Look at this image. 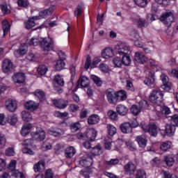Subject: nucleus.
<instances>
[{
	"instance_id": "c756f323",
	"label": "nucleus",
	"mask_w": 178,
	"mask_h": 178,
	"mask_svg": "<svg viewBox=\"0 0 178 178\" xmlns=\"http://www.w3.org/2000/svg\"><path fill=\"white\" fill-rule=\"evenodd\" d=\"M34 20H38V17H33L32 18L28 19V21L25 23L26 29L28 30L33 29V27L35 26V22H34Z\"/></svg>"
},
{
	"instance_id": "393cba45",
	"label": "nucleus",
	"mask_w": 178,
	"mask_h": 178,
	"mask_svg": "<svg viewBox=\"0 0 178 178\" xmlns=\"http://www.w3.org/2000/svg\"><path fill=\"white\" fill-rule=\"evenodd\" d=\"M33 170L35 172H44L45 170V161H40L38 163L33 165Z\"/></svg>"
},
{
	"instance_id": "79ce46f5",
	"label": "nucleus",
	"mask_w": 178,
	"mask_h": 178,
	"mask_svg": "<svg viewBox=\"0 0 178 178\" xmlns=\"http://www.w3.org/2000/svg\"><path fill=\"white\" fill-rule=\"evenodd\" d=\"M65 61L63 60H58L56 63V70L57 71L63 70V69H65Z\"/></svg>"
},
{
	"instance_id": "6ab92c4d",
	"label": "nucleus",
	"mask_w": 178,
	"mask_h": 178,
	"mask_svg": "<svg viewBox=\"0 0 178 178\" xmlns=\"http://www.w3.org/2000/svg\"><path fill=\"white\" fill-rule=\"evenodd\" d=\"M27 53V46L26 44H21L20 47L14 51V55L16 58H20Z\"/></svg>"
},
{
	"instance_id": "7ed1b4c3",
	"label": "nucleus",
	"mask_w": 178,
	"mask_h": 178,
	"mask_svg": "<svg viewBox=\"0 0 178 178\" xmlns=\"http://www.w3.org/2000/svg\"><path fill=\"white\" fill-rule=\"evenodd\" d=\"M159 19L161 22H164L168 27H170L172 23L175 22V15L172 12H165L160 16Z\"/></svg>"
},
{
	"instance_id": "f3484780",
	"label": "nucleus",
	"mask_w": 178,
	"mask_h": 178,
	"mask_svg": "<svg viewBox=\"0 0 178 178\" xmlns=\"http://www.w3.org/2000/svg\"><path fill=\"white\" fill-rule=\"evenodd\" d=\"M5 106L9 112H15L17 109V103L13 99H8L6 101Z\"/></svg>"
},
{
	"instance_id": "4c0bfd02",
	"label": "nucleus",
	"mask_w": 178,
	"mask_h": 178,
	"mask_svg": "<svg viewBox=\"0 0 178 178\" xmlns=\"http://www.w3.org/2000/svg\"><path fill=\"white\" fill-rule=\"evenodd\" d=\"M131 113H133L134 116H137L141 112V107H139L138 106L134 104L131 106Z\"/></svg>"
},
{
	"instance_id": "09e8293b",
	"label": "nucleus",
	"mask_w": 178,
	"mask_h": 178,
	"mask_svg": "<svg viewBox=\"0 0 178 178\" xmlns=\"http://www.w3.org/2000/svg\"><path fill=\"white\" fill-rule=\"evenodd\" d=\"M134 44L136 45V47H138V48H143V51L146 54H149V50L148 49V48H147L145 46H144V44H143V42H140V40L135 41Z\"/></svg>"
},
{
	"instance_id": "dca6fc26",
	"label": "nucleus",
	"mask_w": 178,
	"mask_h": 178,
	"mask_svg": "<svg viewBox=\"0 0 178 178\" xmlns=\"http://www.w3.org/2000/svg\"><path fill=\"white\" fill-rule=\"evenodd\" d=\"M136 141L138 143L140 148L144 149L145 147H147L148 139L145 135H140L136 136Z\"/></svg>"
},
{
	"instance_id": "4d7b16f0",
	"label": "nucleus",
	"mask_w": 178,
	"mask_h": 178,
	"mask_svg": "<svg viewBox=\"0 0 178 178\" xmlns=\"http://www.w3.org/2000/svg\"><path fill=\"white\" fill-rule=\"evenodd\" d=\"M54 116H56V118H60V119H65V118H67V116H69V113H60V111H56L54 113Z\"/></svg>"
},
{
	"instance_id": "bb28decb",
	"label": "nucleus",
	"mask_w": 178,
	"mask_h": 178,
	"mask_svg": "<svg viewBox=\"0 0 178 178\" xmlns=\"http://www.w3.org/2000/svg\"><path fill=\"white\" fill-rule=\"evenodd\" d=\"M33 127V125L31 124H24L21 130V134L22 136H27V134H30V131H31V128Z\"/></svg>"
},
{
	"instance_id": "f257e3e1",
	"label": "nucleus",
	"mask_w": 178,
	"mask_h": 178,
	"mask_svg": "<svg viewBox=\"0 0 178 178\" xmlns=\"http://www.w3.org/2000/svg\"><path fill=\"white\" fill-rule=\"evenodd\" d=\"M149 101L152 104L159 105L163 101V93L162 90L158 89L153 90L149 95Z\"/></svg>"
},
{
	"instance_id": "58836bf2",
	"label": "nucleus",
	"mask_w": 178,
	"mask_h": 178,
	"mask_svg": "<svg viewBox=\"0 0 178 178\" xmlns=\"http://www.w3.org/2000/svg\"><path fill=\"white\" fill-rule=\"evenodd\" d=\"M90 152L92 155H101L102 154V149L100 146L92 147L90 146Z\"/></svg>"
},
{
	"instance_id": "473e14b6",
	"label": "nucleus",
	"mask_w": 178,
	"mask_h": 178,
	"mask_svg": "<svg viewBox=\"0 0 178 178\" xmlns=\"http://www.w3.org/2000/svg\"><path fill=\"white\" fill-rule=\"evenodd\" d=\"M22 120L24 122H31V120H33V116H31V114L30 112H27L26 111H24L21 113Z\"/></svg>"
},
{
	"instance_id": "72a5a7b5",
	"label": "nucleus",
	"mask_w": 178,
	"mask_h": 178,
	"mask_svg": "<svg viewBox=\"0 0 178 178\" xmlns=\"http://www.w3.org/2000/svg\"><path fill=\"white\" fill-rule=\"evenodd\" d=\"M34 95L38 97L41 102H42V101H45V92L44 91L37 89L34 92Z\"/></svg>"
},
{
	"instance_id": "37998d69",
	"label": "nucleus",
	"mask_w": 178,
	"mask_h": 178,
	"mask_svg": "<svg viewBox=\"0 0 178 178\" xmlns=\"http://www.w3.org/2000/svg\"><path fill=\"white\" fill-rule=\"evenodd\" d=\"M104 147L106 149H111L112 148V138H109V136H106L104 138Z\"/></svg>"
},
{
	"instance_id": "b1692460",
	"label": "nucleus",
	"mask_w": 178,
	"mask_h": 178,
	"mask_svg": "<svg viewBox=\"0 0 178 178\" xmlns=\"http://www.w3.org/2000/svg\"><path fill=\"white\" fill-rule=\"evenodd\" d=\"M120 131L122 133H124V134H127L129 133H131V124L129 122H124L122 124L120 127Z\"/></svg>"
},
{
	"instance_id": "052dcab7",
	"label": "nucleus",
	"mask_w": 178,
	"mask_h": 178,
	"mask_svg": "<svg viewBox=\"0 0 178 178\" xmlns=\"http://www.w3.org/2000/svg\"><path fill=\"white\" fill-rule=\"evenodd\" d=\"M44 178H54V171L51 169H47L43 175Z\"/></svg>"
},
{
	"instance_id": "9d476101",
	"label": "nucleus",
	"mask_w": 178,
	"mask_h": 178,
	"mask_svg": "<svg viewBox=\"0 0 178 178\" xmlns=\"http://www.w3.org/2000/svg\"><path fill=\"white\" fill-rule=\"evenodd\" d=\"M144 83L149 88H155V78L153 72H149L148 73L147 76L144 80Z\"/></svg>"
},
{
	"instance_id": "a211bd4d",
	"label": "nucleus",
	"mask_w": 178,
	"mask_h": 178,
	"mask_svg": "<svg viewBox=\"0 0 178 178\" xmlns=\"http://www.w3.org/2000/svg\"><path fill=\"white\" fill-rule=\"evenodd\" d=\"M3 73H9L13 68V63L9 59H5L3 61Z\"/></svg>"
},
{
	"instance_id": "e433bc0d",
	"label": "nucleus",
	"mask_w": 178,
	"mask_h": 178,
	"mask_svg": "<svg viewBox=\"0 0 178 178\" xmlns=\"http://www.w3.org/2000/svg\"><path fill=\"white\" fill-rule=\"evenodd\" d=\"M106 129H107L108 134H109V136H112L116 134V127H115V126L111 124H107Z\"/></svg>"
},
{
	"instance_id": "13d9d810",
	"label": "nucleus",
	"mask_w": 178,
	"mask_h": 178,
	"mask_svg": "<svg viewBox=\"0 0 178 178\" xmlns=\"http://www.w3.org/2000/svg\"><path fill=\"white\" fill-rule=\"evenodd\" d=\"M99 68L101 70V72H103V73H108V72H109V70H111L109 69V66H108V65H106L104 63H102L99 64Z\"/></svg>"
},
{
	"instance_id": "20e7f679",
	"label": "nucleus",
	"mask_w": 178,
	"mask_h": 178,
	"mask_svg": "<svg viewBox=\"0 0 178 178\" xmlns=\"http://www.w3.org/2000/svg\"><path fill=\"white\" fill-rule=\"evenodd\" d=\"M114 51L118 55H127L130 51V47L126 43H120L115 45Z\"/></svg>"
},
{
	"instance_id": "cd10ccee",
	"label": "nucleus",
	"mask_w": 178,
	"mask_h": 178,
	"mask_svg": "<svg viewBox=\"0 0 178 178\" xmlns=\"http://www.w3.org/2000/svg\"><path fill=\"white\" fill-rule=\"evenodd\" d=\"M148 133L150 134V136L156 137V135L158 134V128H156V125L154 123H151L149 124Z\"/></svg>"
},
{
	"instance_id": "6e6552de",
	"label": "nucleus",
	"mask_w": 178,
	"mask_h": 178,
	"mask_svg": "<svg viewBox=\"0 0 178 178\" xmlns=\"http://www.w3.org/2000/svg\"><path fill=\"white\" fill-rule=\"evenodd\" d=\"M31 136L36 141H44L45 140V131L42 129H38L36 131L31 132Z\"/></svg>"
},
{
	"instance_id": "bf43d9fd",
	"label": "nucleus",
	"mask_w": 178,
	"mask_h": 178,
	"mask_svg": "<svg viewBox=\"0 0 178 178\" xmlns=\"http://www.w3.org/2000/svg\"><path fill=\"white\" fill-rule=\"evenodd\" d=\"M108 116L111 120H118V113L112 110L108 111Z\"/></svg>"
},
{
	"instance_id": "338daca9",
	"label": "nucleus",
	"mask_w": 178,
	"mask_h": 178,
	"mask_svg": "<svg viewBox=\"0 0 178 178\" xmlns=\"http://www.w3.org/2000/svg\"><path fill=\"white\" fill-rule=\"evenodd\" d=\"M161 173L163 175L165 178H178V177L175 174H170L169 171H161Z\"/></svg>"
},
{
	"instance_id": "0e129e2a",
	"label": "nucleus",
	"mask_w": 178,
	"mask_h": 178,
	"mask_svg": "<svg viewBox=\"0 0 178 178\" xmlns=\"http://www.w3.org/2000/svg\"><path fill=\"white\" fill-rule=\"evenodd\" d=\"M127 148L130 149V151H136V145H134V143L131 140H127L124 142Z\"/></svg>"
},
{
	"instance_id": "5701e85b",
	"label": "nucleus",
	"mask_w": 178,
	"mask_h": 178,
	"mask_svg": "<svg viewBox=\"0 0 178 178\" xmlns=\"http://www.w3.org/2000/svg\"><path fill=\"white\" fill-rule=\"evenodd\" d=\"M54 13V7H49V8L42 10L39 13V17L38 19H45L47 16H49L50 15H52Z\"/></svg>"
},
{
	"instance_id": "f8f14e48",
	"label": "nucleus",
	"mask_w": 178,
	"mask_h": 178,
	"mask_svg": "<svg viewBox=\"0 0 178 178\" xmlns=\"http://www.w3.org/2000/svg\"><path fill=\"white\" fill-rule=\"evenodd\" d=\"M48 134L54 137H60L65 134V131L60 128L51 127L47 130Z\"/></svg>"
},
{
	"instance_id": "2f4dec72",
	"label": "nucleus",
	"mask_w": 178,
	"mask_h": 178,
	"mask_svg": "<svg viewBox=\"0 0 178 178\" xmlns=\"http://www.w3.org/2000/svg\"><path fill=\"white\" fill-rule=\"evenodd\" d=\"M170 148H172V143L170 141L163 142L160 145V149H161V151H164L165 152L169 151Z\"/></svg>"
},
{
	"instance_id": "2eb2a0df",
	"label": "nucleus",
	"mask_w": 178,
	"mask_h": 178,
	"mask_svg": "<svg viewBox=\"0 0 178 178\" xmlns=\"http://www.w3.org/2000/svg\"><path fill=\"white\" fill-rule=\"evenodd\" d=\"M53 104L58 109H65L69 105V102L63 99H54Z\"/></svg>"
},
{
	"instance_id": "9b49d317",
	"label": "nucleus",
	"mask_w": 178,
	"mask_h": 178,
	"mask_svg": "<svg viewBox=\"0 0 178 178\" xmlns=\"http://www.w3.org/2000/svg\"><path fill=\"white\" fill-rule=\"evenodd\" d=\"M134 59L137 63H140V65H144V63H147L148 62V58L144 55L143 52H136Z\"/></svg>"
},
{
	"instance_id": "3c124183",
	"label": "nucleus",
	"mask_w": 178,
	"mask_h": 178,
	"mask_svg": "<svg viewBox=\"0 0 178 178\" xmlns=\"http://www.w3.org/2000/svg\"><path fill=\"white\" fill-rule=\"evenodd\" d=\"M113 63L115 67H120L122 65H123V62L122 61V58L119 57H115L113 59Z\"/></svg>"
},
{
	"instance_id": "f704fd0d",
	"label": "nucleus",
	"mask_w": 178,
	"mask_h": 178,
	"mask_svg": "<svg viewBox=\"0 0 178 178\" xmlns=\"http://www.w3.org/2000/svg\"><path fill=\"white\" fill-rule=\"evenodd\" d=\"M2 26L3 31V37H5L10 29V25L9 24V22H8V20L3 19L2 22Z\"/></svg>"
},
{
	"instance_id": "e2e57ef3",
	"label": "nucleus",
	"mask_w": 178,
	"mask_h": 178,
	"mask_svg": "<svg viewBox=\"0 0 178 178\" xmlns=\"http://www.w3.org/2000/svg\"><path fill=\"white\" fill-rule=\"evenodd\" d=\"M170 120L173 126H177V127H178V113L174 114L173 115H172L170 117Z\"/></svg>"
},
{
	"instance_id": "7c9ffc66",
	"label": "nucleus",
	"mask_w": 178,
	"mask_h": 178,
	"mask_svg": "<svg viewBox=\"0 0 178 178\" xmlns=\"http://www.w3.org/2000/svg\"><path fill=\"white\" fill-rule=\"evenodd\" d=\"M176 131V127L175 125H170L169 124L165 125V133L167 136H173Z\"/></svg>"
},
{
	"instance_id": "c85d7f7f",
	"label": "nucleus",
	"mask_w": 178,
	"mask_h": 178,
	"mask_svg": "<svg viewBox=\"0 0 178 178\" xmlns=\"http://www.w3.org/2000/svg\"><path fill=\"white\" fill-rule=\"evenodd\" d=\"M137 26L139 29H145L147 26H149L148 21H147L144 18H138L136 19Z\"/></svg>"
},
{
	"instance_id": "680f3d73",
	"label": "nucleus",
	"mask_w": 178,
	"mask_h": 178,
	"mask_svg": "<svg viewBox=\"0 0 178 178\" xmlns=\"http://www.w3.org/2000/svg\"><path fill=\"white\" fill-rule=\"evenodd\" d=\"M12 172V176L14 177L26 178L23 173L20 172L19 170H13Z\"/></svg>"
},
{
	"instance_id": "0eeeda50",
	"label": "nucleus",
	"mask_w": 178,
	"mask_h": 178,
	"mask_svg": "<svg viewBox=\"0 0 178 178\" xmlns=\"http://www.w3.org/2000/svg\"><path fill=\"white\" fill-rule=\"evenodd\" d=\"M136 170H137V166L131 161H129L124 166V172L125 175H128L129 176L134 175Z\"/></svg>"
},
{
	"instance_id": "39448f33",
	"label": "nucleus",
	"mask_w": 178,
	"mask_h": 178,
	"mask_svg": "<svg viewBox=\"0 0 178 178\" xmlns=\"http://www.w3.org/2000/svg\"><path fill=\"white\" fill-rule=\"evenodd\" d=\"M22 145L24 148L22 149L23 154H29V155H34V152L31 148H34L33 140L32 139H26L24 141Z\"/></svg>"
},
{
	"instance_id": "603ef678",
	"label": "nucleus",
	"mask_w": 178,
	"mask_h": 178,
	"mask_svg": "<svg viewBox=\"0 0 178 178\" xmlns=\"http://www.w3.org/2000/svg\"><path fill=\"white\" fill-rule=\"evenodd\" d=\"M0 8L3 15H9V13H10V10L8 8V4H6V3L1 4Z\"/></svg>"
},
{
	"instance_id": "a19ab883",
	"label": "nucleus",
	"mask_w": 178,
	"mask_h": 178,
	"mask_svg": "<svg viewBox=\"0 0 178 178\" xmlns=\"http://www.w3.org/2000/svg\"><path fill=\"white\" fill-rule=\"evenodd\" d=\"M37 70L38 74H40V76H44V74H47V72H48V67L42 65H39Z\"/></svg>"
},
{
	"instance_id": "774afa93",
	"label": "nucleus",
	"mask_w": 178,
	"mask_h": 178,
	"mask_svg": "<svg viewBox=\"0 0 178 178\" xmlns=\"http://www.w3.org/2000/svg\"><path fill=\"white\" fill-rule=\"evenodd\" d=\"M8 123L11 125L16 124L17 123V117L16 115L8 117Z\"/></svg>"
},
{
	"instance_id": "4468645a",
	"label": "nucleus",
	"mask_w": 178,
	"mask_h": 178,
	"mask_svg": "<svg viewBox=\"0 0 178 178\" xmlns=\"http://www.w3.org/2000/svg\"><path fill=\"white\" fill-rule=\"evenodd\" d=\"M161 81H163V90H165V91H169L172 88V83L169 81V77L165 75V74H162L161 75Z\"/></svg>"
},
{
	"instance_id": "69168bd1",
	"label": "nucleus",
	"mask_w": 178,
	"mask_h": 178,
	"mask_svg": "<svg viewBox=\"0 0 178 178\" xmlns=\"http://www.w3.org/2000/svg\"><path fill=\"white\" fill-rule=\"evenodd\" d=\"M80 175L83 176L85 178H90V168L88 167H86V168L83 169Z\"/></svg>"
},
{
	"instance_id": "f03ea898",
	"label": "nucleus",
	"mask_w": 178,
	"mask_h": 178,
	"mask_svg": "<svg viewBox=\"0 0 178 178\" xmlns=\"http://www.w3.org/2000/svg\"><path fill=\"white\" fill-rule=\"evenodd\" d=\"M40 47L44 52H49L54 49V40L50 38H42L40 41Z\"/></svg>"
},
{
	"instance_id": "423d86ee",
	"label": "nucleus",
	"mask_w": 178,
	"mask_h": 178,
	"mask_svg": "<svg viewBox=\"0 0 178 178\" xmlns=\"http://www.w3.org/2000/svg\"><path fill=\"white\" fill-rule=\"evenodd\" d=\"M76 87L77 88H88L86 93L88 95H90V92H88V87H90V79L87 76H81L77 81Z\"/></svg>"
},
{
	"instance_id": "c03bdc74",
	"label": "nucleus",
	"mask_w": 178,
	"mask_h": 178,
	"mask_svg": "<svg viewBox=\"0 0 178 178\" xmlns=\"http://www.w3.org/2000/svg\"><path fill=\"white\" fill-rule=\"evenodd\" d=\"M136 178H147V172L144 169H138L136 173Z\"/></svg>"
},
{
	"instance_id": "c9c22d12",
	"label": "nucleus",
	"mask_w": 178,
	"mask_h": 178,
	"mask_svg": "<svg viewBox=\"0 0 178 178\" xmlns=\"http://www.w3.org/2000/svg\"><path fill=\"white\" fill-rule=\"evenodd\" d=\"M164 161L167 165V166H173V164L175 163V158L170 155H167L164 156Z\"/></svg>"
},
{
	"instance_id": "8fccbe9b",
	"label": "nucleus",
	"mask_w": 178,
	"mask_h": 178,
	"mask_svg": "<svg viewBox=\"0 0 178 178\" xmlns=\"http://www.w3.org/2000/svg\"><path fill=\"white\" fill-rule=\"evenodd\" d=\"M117 97L120 98L121 101H126L127 99V95L126 93V91L124 90H120L116 92Z\"/></svg>"
},
{
	"instance_id": "5fc2aeb1",
	"label": "nucleus",
	"mask_w": 178,
	"mask_h": 178,
	"mask_svg": "<svg viewBox=\"0 0 178 178\" xmlns=\"http://www.w3.org/2000/svg\"><path fill=\"white\" fill-rule=\"evenodd\" d=\"M122 58L121 59L122 61V65H125V66H129L130 65L131 60H130V56H127V54L122 55Z\"/></svg>"
},
{
	"instance_id": "a878e982",
	"label": "nucleus",
	"mask_w": 178,
	"mask_h": 178,
	"mask_svg": "<svg viewBox=\"0 0 178 178\" xmlns=\"http://www.w3.org/2000/svg\"><path fill=\"white\" fill-rule=\"evenodd\" d=\"M75 154H76V149H74V147L71 146L65 149V158H67V159L73 158Z\"/></svg>"
},
{
	"instance_id": "de8ad7c7",
	"label": "nucleus",
	"mask_w": 178,
	"mask_h": 178,
	"mask_svg": "<svg viewBox=\"0 0 178 178\" xmlns=\"http://www.w3.org/2000/svg\"><path fill=\"white\" fill-rule=\"evenodd\" d=\"M80 129H81V124H80V122H75L70 125V129L72 133H76V131H79Z\"/></svg>"
},
{
	"instance_id": "aec40b11",
	"label": "nucleus",
	"mask_w": 178,
	"mask_h": 178,
	"mask_svg": "<svg viewBox=\"0 0 178 178\" xmlns=\"http://www.w3.org/2000/svg\"><path fill=\"white\" fill-rule=\"evenodd\" d=\"M101 55L102 58H104V59H109V58H112V56H113V49L111 47H106L102 51Z\"/></svg>"
},
{
	"instance_id": "864d4df0",
	"label": "nucleus",
	"mask_w": 178,
	"mask_h": 178,
	"mask_svg": "<svg viewBox=\"0 0 178 178\" xmlns=\"http://www.w3.org/2000/svg\"><path fill=\"white\" fill-rule=\"evenodd\" d=\"M90 141H95V138H97L98 131H97V130H95L94 128H90Z\"/></svg>"
},
{
	"instance_id": "1a4fd4ad",
	"label": "nucleus",
	"mask_w": 178,
	"mask_h": 178,
	"mask_svg": "<svg viewBox=\"0 0 178 178\" xmlns=\"http://www.w3.org/2000/svg\"><path fill=\"white\" fill-rule=\"evenodd\" d=\"M106 96L109 104H116L118 102L117 93L113 89H108L106 92Z\"/></svg>"
},
{
	"instance_id": "6e6d98bb",
	"label": "nucleus",
	"mask_w": 178,
	"mask_h": 178,
	"mask_svg": "<svg viewBox=\"0 0 178 178\" xmlns=\"http://www.w3.org/2000/svg\"><path fill=\"white\" fill-rule=\"evenodd\" d=\"M120 161L119 159H111L110 161H106V165L107 166H115V165H118Z\"/></svg>"
},
{
	"instance_id": "4be33fe9",
	"label": "nucleus",
	"mask_w": 178,
	"mask_h": 178,
	"mask_svg": "<svg viewBox=\"0 0 178 178\" xmlns=\"http://www.w3.org/2000/svg\"><path fill=\"white\" fill-rule=\"evenodd\" d=\"M116 111L118 115H120V116H126V115L129 113V108L123 104H119L116 107Z\"/></svg>"
},
{
	"instance_id": "ea45409f",
	"label": "nucleus",
	"mask_w": 178,
	"mask_h": 178,
	"mask_svg": "<svg viewBox=\"0 0 178 178\" xmlns=\"http://www.w3.org/2000/svg\"><path fill=\"white\" fill-rule=\"evenodd\" d=\"M99 115L97 114H92L90 117V124H97L99 122Z\"/></svg>"
},
{
	"instance_id": "49530a36",
	"label": "nucleus",
	"mask_w": 178,
	"mask_h": 178,
	"mask_svg": "<svg viewBox=\"0 0 178 178\" xmlns=\"http://www.w3.org/2000/svg\"><path fill=\"white\" fill-rule=\"evenodd\" d=\"M54 81L58 84V86H60L63 87V86H65V81L63 80V78L60 75H56L54 76Z\"/></svg>"
},
{
	"instance_id": "a18cd8bd",
	"label": "nucleus",
	"mask_w": 178,
	"mask_h": 178,
	"mask_svg": "<svg viewBox=\"0 0 178 178\" xmlns=\"http://www.w3.org/2000/svg\"><path fill=\"white\" fill-rule=\"evenodd\" d=\"M91 80L97 86V87H101L102 86V81H101V78L95 76V75H91L90 76Z\"/></svg>"
},
{
	"instance_id": "ddd939ff",
	"label": "nucleus",
	"mask_w": 178,
	"mask_h": 178,
	"mask_svg": "<svg viewBox=\"0 0 178 178\" xmlns=\"http://www.w3.org/2000/svg\"><path fill=\"white\" fill-rule=\"evenodd\" d=\"M12 79L15 84H23L26 80V76L24 73L18 72L14 74Z\"/></svg>"
},
{
	"instance_id": "412c9836",
	"label": "nucleus",
	"mask_w": 178,
	"mask_h": 178,
	"mask_svg": "<svg viewBox=\"0 0 178 178\" xmlns=\"http://www.w3.org/2000/svg\"><path fill=\"white\" fill-rule=\"evenodd\" d=\"M24 106L28 111H35L36 109H38L40 104L36 103L34 101H29L25 103Z\"/></svg>"
}]
</instances>
